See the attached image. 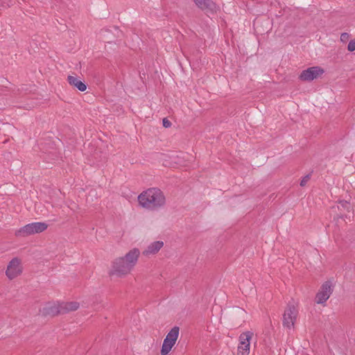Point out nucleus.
Returning a JSON list of instances; mask_svg holds the SVG:
<instances>
[{
    "mask_svg": "<svg viewBox=\"0 0 355 355\" xmlns=\"http://www.w3.org/2000/svg\"><path fill=\"white\" fill-rule=\"evenodd\" d=\"M310 179H311L310 175H306L304 177H303L300 181V186L304 187L307 184V182L310 180Z\"/></svg>",
    "mask_w": 355,
    "mask_h": 355,
    "instance_id": "15",
    "label": "nucleus"
},
{
    "mask_svg": "<svg viewBox=\"0 0 355 355\" xmlns=\"http://www.w3.org/2000/svg\"><path fill=\"white\" fill-rule=\"evenodd\" d=\"M139 256L140 250L134 248L125 255L116 258L111 263L110 275L117 277H126L133 270Z\"/></svg>",
    "mask_w": 355,
    "mask_h": 355,
    "instance_id": "1",
    "label": "nucleus"
},
{
    "mask_svg": "<svg viewBox=\"0 0 355 355\" xmlns=\"http://www.w3.org/2000/svg\"><path fill=\"white\" fill-rule=\"evenodd\" d=\"M348 37H349V36H348V34H347V33H343V34H341V35H340V40H341V41H343V42H344V41H345L346 40H347Z\"/></svg>",
    "mask_w": 355,
    "mask_h": 355,
    "instance_id": "18",
    "label": "nucleus"
},
{
    "mask_svg": "<svg viewBox=\"0 0 355 355\" xmlns=\"http://www.w3.org/2000/svg\"><path fill=\"white\" fill-rule=\"evenodd\" d=\"M48 225L42 222L29 223L15 231L17 236H27L34 234H39L46 230Z\"/></svg>",
    "mask_w": 355,
    "mask_h": 355,
    "instance_id": "3",
    "label": "nucleus"
},
{
    "mask_svg": "<svg viewBox=\"0 0 355 355\" xmlns=\"http://www.w3.org/2000/svg\"><path fill=\"white\" fill-rule=\"evenodd\" d=\"M79 306V303L77 302H61L62 313L76 311Z\"/></svg>",
    "mask_w": 355,
    "mask_h": 355,
    "instance_id": "14",
    "label": "nucleus"
},
{
    "mask_svg": "<svg viewBox=\"0 0 355 355\" xmlns=\"http://www.w3.org/2000/svg\"><path fill=\"white\" fill-rule=\"evenodd\" d=\"M324 71L322 69L318 67H310L306 70L302 72L300 78L302 80L311 81L313 80L323 73Z\"/></svg>",
    "mask_w": 355,
    "mask_h": 355,
    "instance_id": "8",
    "label": "nucleus"
},
{
    "mask_svg": "<svg viewBox=\"0 0 355 355\" xmlns=\"http://www.w3.org/2000/svg\"><path fill=\"white\" fill-rule=\"evenodd\" d=\"M69 83L75 87H76L79 91L84 92L87 89V86L85 83H83L79 78L76 76H69L67 78Z\"/></svg>",
    "mask_w": 355,
    "mask_h": 355,
    "instance_id": "13",
    "label": "nucleus"
},
{
    "mask_svg": "<svg viewBox=\"0 0 355 355\" xmlns=\"http://www.w3.org/2000/svg\"><path fill=\"white\" fill-rule=\"evenodd\" d=\"M41 312L45 315H55L62 313L61 303L59 302H48L43 306Z\"/></svg>",
    "mask_w": 355,
    "mask_h": 355,
    "instance_id": "9",
    "label": "nucleus"
},
{
    "mask_svg": "<svg viewBox=\"0 0 355 355\" xmlns=\"http://www.w3.org/2000/svg\"><path fill=\"white\" fill-rule=\"evenodd\" d=\"M23 272L21 260L19 258H13L8 264L6 275L9 279H13L21 275Z\"/></svg>",
    "mask_w": 355,
    "mask_h": 355,
    "instance_id": "6",
    "label": "nucleus"
},
{
    "mask_svg": "<svg viewBox=\"0 0 355 355\" xmlns=\"http://www.w3.org/2000/svg\"><path fill=\"white\" fill-rule=\"evenodd\" d=\"M164 246V242L156 241L150 243L144 250L143 254L145 256H150L157 254Z\"/></svg>",
    "mask_w": 355,
    "mask_h": 355,
    "instance_id": "11",
    "label": "nucleus"
},
{
    "mask_svg": "<svg viewBox=\"0 0 355 355\" xmlns=\"http://www.w3.org/2000/svg\"><path fill=\"white\" fill-rule=\"evenodd\" d=\"M331 293V284L329 282L324 283L319 292L318 293L316 297H315V302L318 304H323L325 302L329 297H330V295Z\"/></svg>",
    "mask_w": 355,
    "mask_h": 355,
    "instance_id": "10",
    "label": "nucleus"
},
{
    "mask_svg": "<svg viewBox=\"0 0 355 355\" xmlns=\"http://www.w3.org/2000/svg\"><path fill=\"white\" fill-rule=\"evenodd\" d=\"M253 336L251 331L241 334L239 338L236 355H249L250 351V340Z\"/></svg>",
    "mask_w": 355,
    "mask_h": 355,
    "instance_id": "5",
    "label": "nucleus"
},
{
    "mask_svg": "<svg viewBox=\"0 0 355 355\" xmlns=\"http://www.w3.org/2000/svg\"><path fill=\"white\" fill-rule=\"evenodd\" d=\"M297 309L295 305H288L283 315V324L288 329H291L297 315Z\"/></svg>",
    "mask_w": 355,
    "mask_h": 355,
    "instance_id": "7",
    "label": "nucleus"
},
{
    "mask_svg": "<svg viewBox=\"0 0 355 355\" xmlns=\"http://www.w3.org/2000/svg\"><path fill=\"white\" fill-rule=\"evenodd\" d=\"M171 123L168 120H167V119H163V125H164V127H166V128H168V127H170V126H171Z\"/></svg>",
    "mask_w": 355,
    "mask_h": 355,
    "instance_id": "17",
    "label": "nucleus"
},
{
    "mask_svg": "<svg viewBox=\"0 0 355 355\" xmlns=\"http://www.w3.org/2000/svg\"><path fill=\"white\" fill-rule=\"evenodd\" d=\"M347 49L349 51H355V40H351L347 46Z\"/></svg>",
    "mask_w": 355,
    "mask_h": 355,
    "instance_id": "16",
    "label": "nucleus"
},
{
    "mask_svg": "<svg viewBox=\"0 0 355 355\" xmlns=\"http://www.w3.org/2000/svg\"><path fill=\"white\" fill-rule=\"evenodd\" d=\"M195 3L202 9H207L212 12L217 10L216 5L211 0H195Z\"/></svg>",
    "mask_w": 355,
    "mask_h": 355,
    "instance_id": "12",
    "label": "nucleus"
},
{
    "mask_svg": "<svg viewBox=\"0 0 355 355\" xmlns=\"http://www.w3.org/2000/svg\"><path fill=\"white\" fill-rule=\"evenodd\" d=\"M179 333L180 329L178 327H174L169 331L163 341L160 351L162 355H167L171 352L176 343Z\"/></svg>",
    "mask_w": 355,
    "mask_h": 355,
    "instance_id": "4",
    "label": "nucleus"
},
{
    "mask_svg": "<svg viewBox=\"0 0 355 355\" xmlns=\"http://www.w3.org/2000/svg\"><path fill=\"white\" fill-rule=\"evenodd\" d=\"M139 205L145 209L157 210L165 204L166 199L163 192L157 188H150L138 196Z\"/></svg>",
    "mask_w": 355,
    "mask_h": 355,
    "instance_id": "2",
    "label": "nucleus"
}]
</instances>
